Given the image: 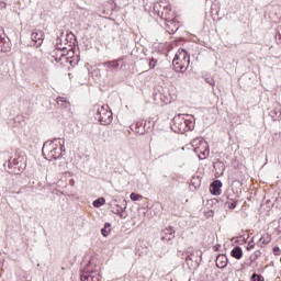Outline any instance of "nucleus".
<instances>
[{"label":"nucleus","instance_id":"nucleus-15","mask_svg":"<svg viewBox=\"0 0 281 281\" xmlns=\"http://www.w3.org/2000/svg\"><path fill=\"white\" fill-rule=\"evenodd\" d=\"M106 203V200L104 198H99L93 202L94 207H102Z\"/></svg>","mask_w":281,"mask_h":281},{"label":"nucleus","instance_id":"nucleus-20","mask_svg":"<svg viewBox=\"0 0 281 281\" xmlns=\"http://www.w3.org/2000/svg\"><path fill=\"white\" fill-rule=\"evenodd\" d=\"M265 278H262V276H259V274H252L251 277V281H263Z\"/></svg>","mask_w":281,"mask_h":281},{"label":"nucleus","instance_id":"nucleus-13","mask_svg":"<svg viewBox=\"0 0 281 281\" xmlns=\"http://www.w3.org/2000/svg\"><path fill=\"white\" fill-rule=\"evenodd\" d=\"M231 255L233 258H236V260H240L243 258V248L236 246L232 251Z\"/></svg>","mask_w":281,"mask_h":281},{"label":"nucleus","instance_id":"nucleus-2","mask_svg":"<svg viewBox=\"0 0 281 281\" xmlns=\"http://www.w3.org/2000/svg\"><path fill=\"white\" fill-rule=\"evenodd\" d=\"M42 155L47 161H52V159H59L60 155H63V147L60 144L47 140L44 143L42 148Z\"/></svg>","mask_w":281,"mask_h":281},{"label":"nucleus","instance_id":"nucleus-5","mask_svg":"<svg viewBox=\"0 0 281 281\" xmlns=\"http://www.w3.org/2000/svg\"><path fill=\"white\" fill-rule=\"evenodd\" d=\"M161 19H164V21H167V27L173 25V29H171L172 33L179 30V26H177V22H175V19H177V14L172 10V7L167 5L162 9Z\"/></svg>","mask_w":281,"mask_h":281},{"label":"nucleus","instance_id":"nucleus-1","mask_svg":"<svg viewBox=\"0 0 281 281\" xmlns=\"http://www.w3.org/2000/svg\"><path fill=\"white\" fill-rule=\"evenodd\" d=\"M92 111L95 120H98L103 126H109V124L113 122V112L109 105L97 103L93 105Z\"/></svg>","mask_w":281,"mask_h":281},{"label":"nucleus","instance_id":"nucleus-3","mask_svg":"<svg viewBox=\"0 0 281 281\" xmlns=\"http://www.w3.org/2000/svg\"><path fill=\"white\" fill-rule=\"evenodd\" d=\"M172 65L177 71H186V69H188L190 66V55H188V52H186L183 48H180L176 53Z\"/></svg>","mask_w":281,"mask_h":281},{"label":"nucleus","instance_id":"nucleus-19","mask_svg":"<svg viewBox=\"0 0 281 281\" xmlns=\"http://www.w3.org/2000/svg\"><path fill=\"white\" fill-rule=\"evenodd\" d=\"M130 199L132 201H142V199H144V196H142V195L137 194V193H131Z\"/></svg>","mask_w":281,"mask_h":281},{"label":"nucleus","instance_id":"nucleus-10","mask_svg":"<svg viewBox=\"0 0 281 281\" xmlns=\"http://www.w3.org/2000/svg\"><path fill=\"white\" fill-rule=\"evenodd\" d=\"M221 188H223V182H221V180L213 181L210 186L211 194H213L214 196H221V194L223 193V190H221Z\"/></svg>","mask_w":281,"mask_h":281},{"label":"nucleus","instance_id":"nucleus-8","mask_svg":"<svg viewBox=\"0 0 281 281\" xmlns=\"http://www.w3.org/2000/svg\"><path fill=\"white\" fill-rule=\"evenodd\" d=\"M81 281H100V272L95 270H87L80 276Z\"/></svg>","mask_w":281,"mask_h":281},{"label":"nucleus","instance_id":"nucleus-18","mask_svg":"<svg viewBox=\"0 0 281 281\" xmlns=\"http://www.w3.org/2000/svg\"><path fill=\"white\" fill-rule=\"evenodd\" d=\"M108 67L112 69H117V67H120V61L119 60L109 61Z\"/></svg>","mask_w":281,"mask_h":281},{"label":"nucleus","instance_id":"nucleus-22","mask_svg":"<svg viewBox=\"0 0 281 281\" xmlns=\"http://www.w3.org/2000/svg\"><path fill=\"white\" fill-rule=\"evenodd\" d=\"M156 65H157V60H155V58H151L150 61H149V68L155 69Z\"/></svg>","mask_w":281,"mask_h":281},{"label":"nucleus","instance_id":"nucleus-21","mask_svg":"<svg viewBox=\"0 0 281 281\" xmlns=\"http://www.w3.org/2000/svg\"><path fill=\"white\" fill-rule=\"evenodd\" d=\"M101 234H102V236H104V237H106V236H109V234H111V228H102L101 229Z\"/></svg>","mask_w":281,"mask_h":281},{"label":"nucleus","instance_id":"nucleus-9","mask_svg":"<svg viewBox=\"0 0 281 281\" xmlns=\"http://www.w3.org/2000/svg\"><path fill=\"white\" fill-rule=\"evenodd\" d=\"M45 38V35L43 34V31H35L31 34V41L33 43V47H41L43 45V41Z\"/></svg>","mask_w":281,"mask_h":281},{"label":"nucleus","instance_id":"nucleus-7","mask_svg":"<svg viewBox=\"0 0 281 281\" xmlns=\"http://www.w3.org/2000/svg\"><path fill=\"white\" fill-rule=\"evenodd\" d=\"M172 130L176 133H186V116H177L173 119V125H172Z\"/></svg>","mask_w":281,"mask_h":281},{"label":"nucleus","instance_id":"nucleus-16","mask_svg":"<svg viewBox=\"0 0 281 281\" xmlns=\"http://www.w3.org/2000/svg\"><path fill=\"white\" fill-rule=\"evenodd\" d=\"M260 243H262V245H269V243H271V236L269 234L263 235L260 238Z\"/></svg>","mask_w":281,"mask_h":281},{"label":"nucleus","instance_id":"nucleus-24","mask_svg":"<svg viewBox=\"0 0 281 281\" xmlns=\"http://www.w3.org/2000/svg\"><path fill=\"white\" fill-rule=\"evenodd\" d=\"M273 251H280V248H279V247H276V248L273 249Z\"/></svg>","mask_w":281,"mask_h":281},{"label":"nucleus","instance_id":"nucleus-4","mask_svg":"<svg viewBox=\"0 0 281 281\" xmlns=\"http://www.w3.org/2000/svg\"><path fill=\"white\" fill-rule=\"evenodd\" d=\"M191 145L199 159H207L210 157V145L203 138H194Z\"/></svg>","mask_w":281,"mask_h":281},{"label":"nucleus","instance_id":"nucleus-25","mask_svg":"<svg viewBox=\"0 0 281 281\" xmlns=\"http://www.w3.org/2000/svg\"><path fill=\"white\" fill-rule=\"evenodd\" d=\"M1 269H3V263L2 262H0V271H1Z\"/></svg>","mask_w":281,"mask_h":281},{"label":"nucleus","instance_id":"nucleus-23","mask_svg":"<svg viewBox=\"0 0 281 281\" xmlns=\"http://www.w3.org/2000/svg\"><path fill=\"white\" fill-rule=\"evenodd\" d=\"M104 228L105 229H111V224L110 223H105Z\"/></svg>","mask_w":281,"mask_h":281},{"label":"nucleus","instance_id":"nucleus-12","mask_svg":"<svg viewBox=\"0 0 281 281\" xmlns=\"http://www.w3.org/2000/svg\"><path fill=\"white\" fill-rule=\"evenodd\" d=\"M225 267H227V256L218 255L216 258V268L225 269Z\"/></svg>","mask_w":281,"mask_h":281},{"label":"nucleus","instance_id":"nucleus-6","mask_svg":"<svg viewBox=\"0 0 281 281\" xmlns=\"http://www.w3.org/2000/svg\"><path fill=\"white\" fill-rule=\"evenodd\" d=\"M9 168L25 170V168H27V158H25V156L15 155L14 158L9 159Z\"/></svg>","mask_w":281,"mask_h":281},{"label":"nucleus","instance_id":"nucleus-14","mask_svg":"<svg viewBox=\"0 0 281 281\" xmlns=\"http://www.w3.org/2000/svg\"><path fill=\"white\" fill-rule=\"evenodd\" d=\"M184 126L186 133H188L189 131H194V121H192V119L184 117Z\"/></svg>","mask_w":281,"mask_h":281},{"label":"nucleus","instance_id":"nucleus-11","mask_svg":"<svg viewBox=\"0 0 281 281\" xmlns=\"http://www.w3.org/2000/svg\"><path fill=\"white\" fill-rule=\"evenodd\" d=\"M226 199L228 210H236V205H238V195L232 196V194H227Z\"/></svg>","mask_w":281,"mask_h":281},{"label":"nucleus","instance_id":"nucleus-17","mask_svg":"<svg viewBox=\"0 0 281 281\" xmlns=\"http://www.w3.org/2000/svg\"><path fill=\"white\" fill-rule=\"evenodd\" d=\"M66 60L70 64L74 65V50H69L66 55Z\"/></svg>","mask_w":281,"mask_h":281}]
</instances>
